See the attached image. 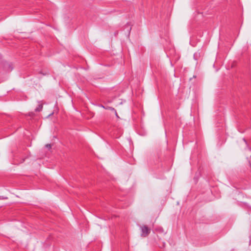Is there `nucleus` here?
Segmentation results:
<instances>
[{"label": "nucleus", "mask_w": 251, "mask_h": 251, "mask_svg": "<svg viewBox=\"0 0 251 251\" xmlns=\"http://www.w3.org/2000/svg\"><path fill=\"white\" fill-rule=\"evenodd\" d=\"M114 112H115V114L116 116L117 117L119 118V116H118V114H117V111H116V110H115V111H114Z\"/></svg>", "instance_id": "6"}, {"label": "nucleus", "mask_w": 251, "mask_h": 251, "mask_svg": "<svg viewBox=\"0 0 251 251\" xmlns=\"http://www.w3.org/2000/svg\"><path fill=\"white\" fill-rule=\"evenodd\" d=\"M43 105L42 104H39L37 107H36L35 109L36 112H40L42 110Z\"/></svg>", "instance_id": "3"}, {"label": "nucleus", "mask_w": 251, "mask_h": 251, "mask_svg": "<svg viewBox=\"0 0 251 251\" xmlns=\"http://www.w3.org/2000/svg\"><path fill=\"white\" fill-rule=\"evenodd\" d=\"M101 106L103 108H105L103 105H101Z\"/></svg>", "instance_id": "8"}, {"label": "nucleus", "mask_w": 251, "mask_h": 251, "mask_svg": "<svg viewBox=\"0 0 251 251\" xmlns=\"http://www.w3.org/2000/svg\"><path fill=\"white\" fill-rule=\"evenodd\" d=\"M140 228L141 230V236L142 237L147 236L151 232V229L147 226H141Z\"/></svg>", "instance_id": "1"}, {"label": "nucleus", "mask_w": 251, "mask_h": 251, "mask_svg": "<svg viewBox=\"0 0 251 251\" xmlns=\"http://www.w3.org/2000/svg\"><path fill=\"white\" fill-rule=\"evenodd\" d=\"M105 109H109V110H111V111H115V109L114 108L112 107H109V106H108V107H107L105 108Z\"/></svg>", "instance_id": "4"}, {"label": "nucleus", "mask_w": 251, "mask_h": 251, "mask_svg": "<svg viewBox=\"0 0 251 251\" xmlns=\"http://www.w3.org/2000/svg\"><path fill=\"white\" fill-rule=\"evenodd\" d=\"M197 55V53H195L194 54V57L195 58Z\"/></svg>", "instance_id": "7"}, {"label": "nucleus", "mask_w": 251, "mask_h": 251, "mask_svg": "<svg viewBox=\"0 0 251 251\" xmlns=\"http://www.w3.org/2000/svg\"><path fill=\"white\" fill-rule=\"evenodd\" d=\"M154 230L156 232L160 233H165L164 232V229L161 226H157V227H155Z\"/></svg>", "instance_id": "2"}, {"label": "nucleus", "mask_w": 251, "mask_h": 251, "mask_svg": "<svg viewBox=\"0 0 251 251\" xmlns=\"http://www.w3.org/2000/svg\"><path fill=\"white\" fill-rule=\"evenodd\" d=\"M46 147L48 148L49 150H50L51 148V145L48 144L46 145Z\"/></svg>", "instance_id": "5"}]
</instances>
